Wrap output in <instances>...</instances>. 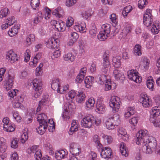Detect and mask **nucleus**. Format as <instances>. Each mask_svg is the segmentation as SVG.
<instances>
[{
  "label": "nucleus",
  "instance_id": "nucleus-27",
  "mask_svg": "<svg viewBox=\"0 0 160 160\" xmlns=\"http://www.w3.org/2000/svg\"><path fill=\"white\" fill-rule=\"evenodd\" d=\"M150 118L157 117L160 114V107L158 106L152 108L150 112Z\"/></svg>",
  "mask_w": 160,
  "mask_h": 160
},
{
  "label": "nucleus",
  "instance_id": "nucleus-41",
  "mask_svg": "<svg viewBox=\"0 0 160 160\" xmlns=\"http://www.w3.org/2000/svg\"><path fill=\"white\" fill-rule=\"evenodd\" d=\"M154 82L153 79L151 77L148 78L147 81V86L148 88L152 91L154 89Z\"/></svg>",
  "mask_w": 160,
  "mask_h": 160
},
{
  "label": "nucleus",
  "instance_id": "nucleus-44",
  "mask_svg": "<svg viewBox=\"0 0 160 160\" xmlns=\"http://www.w3.org/2000/svg\"><path fill=\"white\" fill-rule=\"evenodd\" d=\"M19 28V27L18 26H14L8 31V34L11 37L14 36L18 33V29Z\"/></svg>",
  "mask_w": 160,
  "mask_h": 160
},
{
  "label": "nucleus",
  "instance_id": "nucleus-48",
  "mask_svg": "<svg viewBox=\"0 0 160 160\" xmlns=\"http://www.w3.org/2000/svg\"><path fill=\"white\" fill-rule=\"evenodd\" d=\"M68 152L66 149H61V160H68Z\"/></svg>",
  "mask_w": 160,
  "mask_h": 160
},
{
  "label": "nucleus",
  "instance_id": "nucleus-45",
  "mask_svg": "<svg viewBox=\"0 0 160 160\" xmlns=\"http://www.w3.org/2000/svg\"><path fill=\"white\" fill-rule=\"evenodd\" d=\"M108 73L105 74V75L102 74L100 75L99 76V81L100 82L101 84H102L104 83V82H106L108 80H109V79H108V75L109 74ZM104 74V73H103ZM105 74V73H104Z\"/></svg>",
  "mask_w": 160,
  "mask_h": 160
},
{
  "label": "nucleus",
  "instance_id": "nucleus-9",
  "mask_svg": "<svg viewBox=\"0 0 160 160\" xmlns=\"http://www.w3.org/2000/svg\"><path fill=\"white\" fill-rule=\"evenodd\" d=\"M14 77V74H8L5 81L4 82V87L7 90H10L13 87Z\"/></svg>",
  "mask_w": 160,
  "mask_h": 160
},
{
  "label": "nucleus",
  "instance_id": "nucleus-59",
  "mask_svg": "<svg viewBox=\"0 0 160 160\" xmlns=\"http://www.w3.org/2000/svg\"><path fill=\"white\" fill-rule=\"evenodd\" d=\"M48 128V130L52 132L54 128V122L52 120L49 119L48 122H47V128Z\"/></svg>",
  "mask_w": 160,
  "mask_h": 160
},
{
  "label": "nucleus",
  "instance_id": "nucleus-36",
  "mask_svg": "<svg viewBox=\"0 0 160 160\" xmlns=\"http://www.w3.org/2000/svg\"><path fill=\"white\" fill-rule=\"evenodd\" d=\"M133 53L135 56H141L142 54L141 46L139 44H136L133 50Z\"/></svg>",
  "mask_w": 160,
  "mask_h": 160
},
{
  "label": "nucleus",
  "instance_id": "nucleus-62",
  "mask_svg": "<svg viewBox=\"0 0 160 160\" xmlns=\"http://www.w3.org/2000/svg\"><path fill=\"white\" fill-rule=\"evenodd\" d=\"M44 9L45 11L44 15L45 18L47 20L50 18L51 11L49 8L46 7H45Z\"/></svg>",
  "mask_w": 160,
  "mask_h": 160
},
{
  "label": "nucleus",
  "instance_id": "nucleus-64",
  "mask_svg": "<svg viewBox=\"0 0 160 160\" xmlns=\"http://www.w3.org/2000/svg\"><path fill=\"white\" fill-rule=\"evenodd\" d=\"M156 65L157 68L155 70V72L156 74H158L160 73V57L157 60Z\"/></svg>",
  "mask_w": 160,
  "mask_h": 160
},
{
  "label": "nucleus",
  "instance_id": "nucleus-30",
  "mask_svg": "<svg viewBox=\"0 0 160 160\" xmlns=\"http://www.w3.org/2000/svg\"><path fill=\"white\" fill-rule=\"evenodd\" d=\"M95 100L93 98H89L85 102L86 108L89 110L92 109L94 106Z\"/></svg>",
  "mask_w": 160,
  "mask_h": 160
},
{
  "label": "nucleus",
  "instance_id": "nucleus-20",
  "mask_svg": "<svg viewBox=\"0 0 160 160\" xmlns=\"http://www.w3.org/2000/svg\"><path fill=\"white\" fill-rule=\"evenodd\" d=\"M135 113L134 108L133 107H128L126 108L123 114L124 118L126 119L129 118L131 115H133Z\"/></svg>",
  "mask_w": 160,
  "mask_h": 160
},
{
  "label": "nucleus",
  "instance_id": "nucleus-63",
  "mask_svg": "<svg viewBox=\"0 0 160 160\" xmlns=\"http://www.w3.org/2000/svg\"><path fill=\"white\" fill-rule=\"evenodd\" d=\"M18 139L14 138L11 142V147L14 149L18 147Z\"/></svg>",
  "mask_w": 160,
  "mask_h": 160
},
{
  "label": "nucleus",
  "instance_id": "nucleus-43",
  "mask_svg": "<svg viewBox=\"0 0 160 160\" xmlns=\"http://www.w3.org/2000/svg\"><path fill=\"white\" fill-rule=\"evenodd\" d=\"M109 36L106 33L103 32L101 30L99 32L98 35V40L100 41H104L107 39L108 37Z\"/></svg>",
  "mask_w": 160,
  "mask_h": 160
},
{
  "label": "nucleus",
  "instance_id": "nucleus-1",
  "mask_svg": "<svg viewBox=\"0 0 160 160\" xmlns=\"http://www.w3.org/2000/svg\"><path fill=\"white\" fill-rule=\"evenodd\" d=\"M146 130H140L136 135V142L138 145H142V150L147 154L153 152L160 155V147L158 145L156 138L149 136Z\"/></svg>",
  "mask_w": 160,
  "mask_h": 160
},
{
  "label": "nucleus",
  "instance_id": "nucleus-12",
  "mask_svg": "<svg viewBox=\"0 0 160 160\" xmlns=\"http://www.w3.org/2000/svg\"><path fill=\"white\" fill-rule=\"evenodd\" d=\"M47 43V45L48 46L50 45V47L51 48H57V49H58L60 46V40L58 38H51L48 40Z\"/></svg>",
  "mask_w": 160,
  "mask_h": 160
},
{
  "label": "nucleus",
  "instance_id": "nucleus-51",
  "mask_svg": "<svg viewBox=\"0 0 160 160\" xmlns=\"http://www.w3.org/2000/svg\"><path fill=\"white\" fill-rule=\"evenodd\" d=\"M42 156L41 151L40 150H38L34 154L36 160H50L48 159L45 158H41Z\"/></svg>",
  "mask_w": 160,
  "mask_h": 160
},
{
  "label": "nucleus",
  "instance_id": "nucleus-26",
  "mask_svg": "<svg viewBox=\"0 0 160 160\" xmlns=\"http://www.w3.org/2000/svg\"><path fill=\"white\" fill-rule=\"evenodd\" d=\"M86 25L84 22L80 24L77 23L74 27V29L77 32L84 33L86 32Z\"/></svg>",
  "mask_w": 160,
  "mask_h": 160
},
{
  "label": "nucleus",
  "instance_id": "nucleus-42",
  "mask_svg": "<svg viewBox=\"0 0 160 160\" xmlns=\"http://www.w3.org/2000/svg\"><path fill=\"white\" fill-rule=\"evenodd\" d=\"M6 140L3 138H0V149L2 152H4L7 148L6 145Z\"/></svg>",
  "mask_w": 160,
  "mask_h": 160
},
{
  "label": "nucleus",
  "instance_id": "nucleus-8",
  "mask_svg": "<svg viewBox=\"0 0 160 160\" xmlns=\"http://www.w3.org/2000/svg\"><path fill=\"white\" fill-rule=\"evenodd\" d=\"M72 104H65L63 107L64 111L62 114V118L63 120L67 121L70 119L69 112L72 110Z\"/></svg>",
  "mask_w": 160,
  "mask_h": 160
},
{
  "label": "nucleus",
  "instance_id": "nucleus-28",
  "mask_svg": "<svg viewBox=\"0 0 160 160\" xmlns=\"http://www.w3.org/2000/svg\"><path fill=\"white\" fill-rule=\"evenodd\" d=\"M153 20V17H151L146 14H144L143 18L144 24L147 27L151 26Z\"/></svg>",
  "mask_w": 160,
  "mask_h": 160
},
{
  "label": "nucleus",
  "instance_id": "nucleus-60",
  "mask_svg": "<svg viewBox=\"0 0 160 160\" xmlns=\"http://www.w3.org/2000/svg\"><path fill=\"white\" fill-rule=\"evenodd\" d=\"M139 118L138 117H134L129 120L130 123L134 126H136L137 124Z\"/></svg>",
  "mask_w": 160,
  "mask_h": 160
},
{
  "label": "nucleus",
  "instance_id": "nucleus-55",
  "mask_svg": "<svg viewBox=\"0 0 160 160\" xmlns=\"http://www.w3.org/2000/svg\"><path fill=\"white\" fill-rule=\"evenodd\" d=\"M148 2L147 0H139L138 2V6L140 9L144 8L148 4Z\"/></svg>",
  "mask_w": 160,
  "mask_h": 160
},
{
  "label": "nucleus",
  "instance_id": "nucleus-35",
  "mask_svg": "<svg viewBox=\"0 0 160 160\" xmlns=\"http://www.w3.org/2000/svg\"><path fill=\"white\" fill-rule=\"evenodd\" d=\"M112 62V64L115 68H119L121 67L120 57L119 56L113 57Z\"/></svg>",
  "mask_w": 160,
  "mask_h": 160
},
{
  "label": "nucleus",
  "instance_id": "nucleus-3",
  "mask_svg": "<svg viewBox=\"0 0 160 160\" xmlns=\"http://www.w3.org/2000/svg\"><path fill=\"white\" fill-rule=\"evenodd\" d=\"M37 118L39 122V126L38 128H36V130L38 133L42 135L47 129V117L45 114L42 113L39 114Z\"/></svg>",
  "mask_w": 160,
  "mask_h": 160
},
{
  "label": "nucleus",
  "instance_id": "nucleus-56",
  "mask_svg": "<svg viewBox=\"0 0 160 160\" xmlns=\"http://www.w3.org/2000/svg\"><path fill=\"white\" fill-rule=\"evenodd\" d=\"M4 130L8 132H12L14 131L15 128L11 123H9L8 125H5L3 128Z\"/></svg>",
  "mask_w": 160,
  "mask_h": 160
},
{
  "label": "nucleus",
  "instance_id": "nucleus-18",
  "mask_svg": "<svg viewBox=\"0 0 160 160\" xmlns=\"http://www.w3.org/2000/svg\"><path fill=\"white\" fill-rule=\"evenodd\" d=\"M150 63V61L147 57L142 56L141 57L139 65L145 70H147L149 69Z\"/></svg>",
  "mask_w": 160,
  "mask_h": 160
},
{
  "label": "nucleus",
  "instance_id": "nucleus-57",
  "mask_svg": "<svg viewBox=\"0 0 160 160\" xmlns=\"http://www.w3.org/2000/svg\"><path fill=\"white\" fill-rule=\"evenodd\" d=\"M40 4L39 0H31L30 5L33 9L35 10Z\"/></svg>",
  "mask_w": 160,
  "mask_h": 160
},
{
  "label": "nucleus",
  "instance_id": "nucleus-37",
  "mask_svg": "<svg viewBox=\"0 0 160 160\" xmlns=\"http://www.w3.org/2000/svg\"><path fill=\"white\" fill-rule=\"evenodd\" d=\"M63 58L64 60L67 61L73 62L75 58V56L72 54L71 52H68L63 56Z\"/></svg>",
  "mask_w": 160,
  "mask_h": 160
},
{
  "label": "nucleus",
  "instance_id": "nucleus-14",
  "mask_svg": "<svg viewBox=\"0 0 160 160\" xmlns=\"http://www.w3.org/2000/svg\"><path fill=\"white\" fill-rule=\"evenodd\" d=\"M117 135L121 138L124 141H127L129 139V135L127 134L126 130L122 127H119L117 129Z\"/></svg>",
  "mask_w": 160,
  "mask_h": 160
},
{
  "label": "nucleus",
  "instance_id": "nucleus-7",
  "mask_svg": "<svg viewBox=\"0 0 160 160\" xmlns=\"http://www.w3.org/2000/svg\"><path fill=\"white\" fill-rule=\"evenodd\" d=\"M32 84L33 86V89L36 92L34 94V97L35 98H37L42 92V83L40 80L35 79L33 81Z\"/></svg>",
  "mask_w": 160,
  "mask_h": 160
},
{
  "label": "nucleus",
  "instance_id": "nucleus-38",
  "mask_svg": "<svg viewBox=\"0 0 160 160\" xmlns=\"http://www.w3.org/2000/svg\"><path fill=\"white\" fill-rule=\"evenodd\" d=\"M111 26L110 24H105L102 25L101 26V30L103 32L106 33L109 35L111 32Z\"/></svg>",
  "mask_w": 160,
  "mask_h": 160
},
{
  "label": "nucleus",
  "instance_id": "nucleus-4",
  "mask_svg": "<svg viewBox=\"0 0 160 160\" xmlns=\"http://www.w3.org/2000/svg\"><path fill=\"white\" fill-rule=\"evenodd\" d=\"M121 103V99L118 97L113 96L111 98L109 105L110 107L112 108V111L113 113L118 112Z\"/></svg>",
  "mask_w": 160,
  "mask_h": 160
},
{
  "label": "nucleus",
  "instance_id": "nucleus-58",
  "mask_svg": "<svg viewBox=\"0 0 160 160\" xmlns=\"http://www.w3.org/2000/svg\"><path fill=\"white\" fill-rule=\"evenodd\" d=\"M101 136L105 140H106L108 144L111 143L112 142L113 139L110 136L105 135L104 133H102Z\"/></svg>",
  "mask_w": 160,
  "mask_h": 160
},
{
  "label": "nucleus",
  "instance_id": "nucleus-2",
  "mask_svg": "<svg viewBox=\"0 0 160 160\" xmlns=\"http://www.w3.org/2000/svg\"><path fill=\"white\" fill-rule=\"evenodd\" d=\"M101 122L100 119L89 114L82 119L81 121V124L83 127L89 128L94 124L98 126Z\"/></svg>",
  "mask_w": 160,
  "mask_h": 160
},
{
  "label": "nucleus",
  "instance_id": "nucleus-23",
  "mask_svg": "<svg viewBox=\"0 0 160 160\" xmlns=\"http://www.w3.org/2000/svg\"><path fill=\"white\" fill-rule=\"evenodd\" d=\"M113 76L115 79L123 81L125 79V76L120 70L115 69L113 71Z\"/></svg>",
  "mask_w": 160,
  "mask_h": 160
},
{
  "label": "nucleus",
  "instance_id": "nucleus-54",
  "mask_svg": "<svg viewBox=\"0 0 160 160\" xmlns=\"http://www.w3.org/2000/svg\"><path fill=\"white\" fill-rule=\"evenodd\" d=\"M97 158V154L94 152L91 151L87 157V160H96Z\"/></svg>",
  "mask_w": 160,
  "mask_h": 160
},
{
  "label": "nucleus",
  "instance_id": "nucleus-16",
  "mask_svg": "<svg viewBox=\"0 0 160 160\" xmlns=\"http://www.w3.org/2000/svg\"><path fill=\"white\" fill-rule=\"evenodd\" d=\"M102 67L101 69L102 72L105 74L109 72L111 68L109 59L102 60Z\"/></svg>",
  "mask_w": 160,
  "mask_h": 160
},
{
  "label": "nucleus",
  "instance_id": "nucleus-29",
  "mask_svg": "<svg viewBox=\"0 0 160 160\" xmlns=\"http://www.w3.org/2000/svg\"><path fill=\"white\" fill-rule=\"evenodd\" d=\"M86 97L85 94L83 91H79L77 95L76 101L78 103H81L84 101Z\"/></svg>",
  "mask_w": 160,
  "mask_h": 160
},
{
  "label": "nucleus",
  "instance_id": "nucleus-11",
  "mask_svg": "<svg viewBox=\"0 0 160 160\" xmlns=\"http://www.w3.org/2000/svg\"><path fill=\"white\" fill-rule=\"evenodd\" d=\"M101 157L104 158H109L112 156V153L111 148L109 147H105L100 152Z\"/></svg>",
  "mask_w": 160,
  "mask_h": 160
},
{
  "label": "nucleus",
  "instance_id": "nucleus-6",
  "mask_svg": "<svg viewBox=\"0 0 160 160\" xmlns=\"http://www.w3.org/2000/svg\"><path fill=\"white\" fill-rule=\"evenodd\" d=\"M128 77L129 79L137 83H140L142 81V78L139 76V73L136 70L132 69L128 71Z\"/></svg>",
  "mask_w": 160,
  "mask_h": 160
},
{
  "label": "nucleus",
  "instance_id": "nucleus-25",
  "mask_svg": "<svg viewBox=\"0 0 160 160\" xmlns=\"http://www.w3.org/2000/svg\"><path fill=\"white\" fill-rule=\"evenodd\" d=\"M77 95L76 91L74 90H71L68 93L66 94L65 97L68 102V103L66 104H71L72 102L73 99Z\"/></svg>",
  "mask_w": 160,
  "mask_h": 160
},
{
  "label": "nucleus",
  "instance_id": "nucleus-10",
  "mask_svg": "<svg viewBox=\"0 0 160 160\" xmlns=\"http://www.w3.org/2000/svg\"><path fill=\"white\" fill-rule=\"evenodd\" d=\"M69 151L73 156H77L81 153V148L75 143H71L70 144Z\"/></svg>",
  "mask_w": 160,
  "mask_h": 160
},
{
  "label": "nucleus",
  "instance_id": "nucleus-39",
  "mask_svg": "<svg viewBox=\"0 0 160 160\" xmlns=\"http://www.w3.org/2000/svg\"><path fill=\"white\" fill-rule=\"evenodd\" d=\"M106 128L108 130L113 129L115 128L116 125L114 124L113 122L109 118L105 122Z\"/></svg>",
  "mask_w": 160,
  "mask_h": 160
},
{
  "label": "nucleus",
  "instance_id": "nucleus-32",
  "mask_svg": "<svg viewBox=\"0 0 160 160\" xmlns=\"http://www.w3.org/2000/svg\"><path fill=\"white\" fill-rule=\"evenodd\" d=\"M94 78L92 76H88L86 78L84 82L86 88H89L92 86L94 82Z\"/></svg>",
  "mask_w": 160,
  "mask_h": 160
},
{
  "label": "nucleus",
  "instance_id": "nucleus-17",
  "mask_svg": "<svg viewBox=\"0 0 160 160\" xmlns=\"http://www.w3.org/2000/svg\"><path fill=\"white\" fill-rule=\"evenodd\" d=\"M23 100V97L22 96H18L16 97L14 100L13 103V107L15 108H23L22 103Z\"/></svg>",
  "mask_w": 160,
  "mask_h": 160
},
{
  "label": "nucleus",
  "instance_id": "nucleus-46",
  "mask_svg": "<svg viewBox=\"0 0 160 160\" xmlns=\"http://www.w3.org/2000/svg\"><path fill=\"white\" fill-rule=\"evenodd\" d=\"M132 9V6L130 5L128 6L125 7L122 11V14L124 17L127 16L129 13Z\"/></svg>",
  "mask_w": 160,
  "mask_h": 160
},
{
  "label": "nucleus",
  "instance_id": "nucleus-24",
  "mask_svg": "<svg viewBox=\"0 0 160 160\" xmlns=\"http://www.w3.org/2000/svg\"><path fill=\"white\" fill-rule=\"evenodd\" d=\"M131 29V27L129 26H127L124 27L120 35L119 38L122 41H124L126 39L127 35L130 32Z\"/></svg>",
  "mask_w": 160,
  "mask_h": 160
},
{
  "label": "nucleus",
  "instance_id": "nucleus-5",
  "mask_svg": "<svg viewBox=\"0 0 160 160\" xmlns=\"http://www.w3.org/2000/svg\"><path fill=\"white\" fill-rule=\"evenodd\" d=\"M139 101L144 108H148L152 106V102L151 99L145 93L141 94Z\"/></svg>",
  "mask_w": 160,
  "mask_h": 160
},
{
  "label": "nucleus",
  "instance_id": "nucleus-50",
  "mask_svg": "<svg viewBox=\"0 0 160 160\" xmlns=\"http://www.w3.org/2000/svg\"><path fill=\"white\" fill-rule=\"evenodd\" d=\"M43 19L42 13L41 12H38L37 13V15L36 16L33 21V23L35 24H38L39 22H41Z\"/></svg>",
  "mask_w": 160,
  "mask_h": 160
},
{
  "label": "nucleus",
  "instance_id": "nucleus-19",
  "mask_svg": "<svg viewBox=\"0 0 160 160\" xmlns=\"http://www.w3.org/2000/svg\"><path fill=\"white\" fill-rule=\"evenodd\" d=\"M73 18L69 17L68 18L66 24L64 22H61V32L65 31L66 26L69 27L72 26L73 23Z\"/></svg>",
  "mask_w": 160,
  "mask_h": 160
},
{
  "label": "nucleus",
  "instance_id": "nucleus-31",
  "mask_svg": "<svg viewBox=\"0 0 160 160\" xmlns=\"http://www.w3.org/2000/svg\"><path fill=\"white\" fill-rule=\"evenodd\" d=\"M78 124L76 120H72V123L71 126L69 131V135H72L73 133L75 131L78 130Z\"/></svg>",
  "mask_w": 160,
  "mask_h": 160
},
{
  "label": "nucleus",
  "instance_id": "nucleus-33",
  "mask_svg": "<svg viewBox=\"0 0 160 160\" xmlns=\"http://www.w3.org/2000/svg\"><path fill=\"white\" fill-rule=\"evenodd\" d=\"M59 84L60 82L59 79L53 80L51 83V88L54 91H57L58 92L60 93Z\"/></svg>",
  "mask_w": 160,
  "mask_h": 160
},
{
  "label": "nucleus",
  "instance_id": "nucleus-52",
  "mask_svg": "<svg viewBox=\"0 0 160 160\" xmlns=\"http://www.w3.org/2000/svg\"><path fill=\"white\" fill-rule=\"evenodd\" d=\"M157 117L150 118L149 120L153 125L155 127L160 128V121L158 120H156Z\"/></svg>",
  "mask_w": 160,
  "mask_h": 160
},
{
  "label": "nucleus",
  "instance_id": "nucleus-22",
  "mask_svg": "<svg viewBox=\"0 0 160 160\" xmlns=\"http://www.w3.org/2000/svg\"><path fill=\"white\" fill-rule=\"evenodd\" d=\"M160 31V25L158 21H154L152 24L151 31L152 34L155 35L158 34Z\"/></svg>",
  "mask_w": 160,
  "mask_h": 160
},
{
  "label": "nucleus",
  "instance_id": "nucleus-49",
  "mask_svg": "<svg viewBox=\"0 0 160 160\" xmlns=\"http://www.w3.org/2000/svg\"><path fill=\"white\" fill-rule=\"evenodd\" d=\"M9 13V9L7 8H4L2 9L0 12V18H2L7 17Z\"/></svg>",
  "mask_w": 160,
  "mask_h": 160
},
{
  "label": "nucleus",
  "instance_id": "nucleus-15",
  "mask_svg": "<svg viewBox=\"0 0 160 160\" xmlns=\"http://www.w3.org/2000/svg\"><path fill=\"white\" fill-rule=\"evenodd\" d=\"M18 58L17 54L12 50L9 51L6 54V58L11 63H12L18 61Z\"/></svg>",
  "mask_w": 160,
  "mask_h": 160
},
{
  "label": "nucleus",
  "instance_id": "nucleus-40",
  "mask_svg": "<svg viewBox=\"0 0 160 160\" xmlns=\"http://www.w3.org/2000/svg\"><path fill=\"white\" fill-rule=\"evenodd\" d=\"M93 12L91 9L87 11H83L81 12V14L82 17L84 19H88L92 14Z\"/></svg>",
  "mask_w": 160,
  "mask_h": 160
},
{
  "label": "nucleus",
  "instance_id": "nucleus-61",
  "mask_svg": "<svg viewBox=\"0 0 160 160\" xmlns=\"http://www.w3.org/2000/svg\"><path fill=\"white\" fill-rule=\"evenodd\" d=\"M44 147L47 150L50 151L49 153L50 154H52L54 153L52 146L49 142H46L44 144Z\"/></svg>",
  "mask_w": 160,
  "mask_h": 160
},
{
  "label": "nucleus",
  "instance_id": "nucleus-47",
  "mask_svg": "<svg viewBox=\"0 0 160 160\" xmlns=\"http://www.w3.org/2000/svg\"><path fill=\"white\" fill-rule=\"evenodd\" d=\"M109 118L113 122H114L116 126H118L117 123H119L120 122L119 116L118 114H114L112 117H111Z\"/></svg>",
  "mask_w": 160,
  "mask_h": 160
},
{
  "label": "nucleus",
  "instance_id": "nucleus-21",
  "mask_svg": "<svg viewBox=\"0 0 160 160\" xmlns=\"http://www.w3.org/2000/svg\"><path fill=\"white\" fill-rule=\"evenodd\" d=\"M96 107V111L99 113H103L106 110L105 105L98 99L97 101Z\"/></svg>",
  "mask_w": 160,
  "mask_h": 160
},
{
  "label": "nucleus",
  "instance_id": "nucleus-34",
  "mask_svg": "<svg viewBox=\"0 0 160 160\" xmlns=\"http://www.w3.org/2000/svg\"><path fill=\"white\" fill-rule=\"evenodd\" d=\"M120 151L122 155L125 157L128 156V149H127L125 144L123 142H121L120 144Z\"/></svg>",
  "mask_w": 160,
  "mask_h": 160
},
{
  "label": "nucleus",
  "instance_id": "nucleus-53",
  "mask_svg": "<svg viewBox=\"0 0 160 160\" xmlns=\"http://www.w3.org/2000/svg\"><path fill=\"white\" fill-rule=\"evenodd\" d=\"M97 28L95 26L91 27L89 30V34L92 37L96 36L97 31Z\"/></svg>",
  "mask_w": 160,
  "mask_h": 160
},
{
  "label": "nucleus",
  "instance_id": "nucleus-13",
  "mask_svg": "<svg viewBox=\"0 0 160 160\" xmlns=\"http://www.w3.org/2000/svg\"><path fill=\"white\" fill-rule=\"evenodd\" d=\"M109 18L112 22V24L113 26V29L114 31H113L112 32L114 34H116L119 32V28L116 27L118 23L116 15L114 13L111 14Z\"/></svg>",
  "mask_w": 160,
  "mask_h": 160
}]
</instances>
